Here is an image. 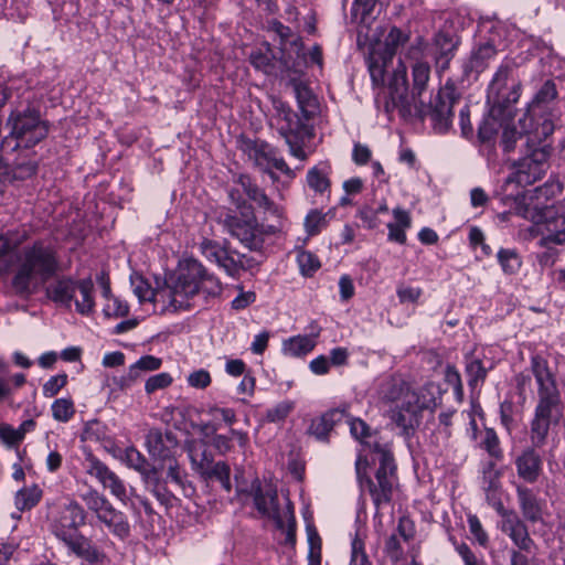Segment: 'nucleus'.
Wrapping results in <instances>:
<instances>
[{"label":"nucleus","instance_id":"obj_1","mask_svg":"<svg viewBox=\"0 0 565 565\" xmlns=\"http://www.w3.org/2000/svg\"><path fill=\"white\" fill-rule=\"evenodd\" d=\"M424 52V43L420 38L412 43L406 52V57L413 60L412 77L413 85L409 89L407 79V67L399 60L396 67L387 78L384 89V109L392 113L397 109L401 116H408L415 110L419 115L429 114L436 131L446 132L452 121V108L460 99L455 83L448 79L438 90L435 98L426 106L422 100L423 93L427 89L430 78V65L420 60Z\"/></svg>","mask_w":565,"mask_h":565},{"label":"nucleus","instance_id":"obj_2","mask_svg":"<svg viewBox=\"0 0 565 565\" xmlns=\"http://www.w3.org/2000/svg\"><path fill=\"white\" fill-rule=\"evenodd\" d=\"M14 265L11 285L20 296L33 294L61 270L56 248L41 239L20 248L15 254Z\"/></svg>","mask_w":565,"mask_h":565},{"label":"nucleus","instance_id":"obj_3","mask_svg":"<svg viewBox=\"0 0 565 565\" xmlns=\"http://www.w3.org/2000/svg\"><path fill=\"white\" fill-rule=\"evenodd\" d=\"M532 373L537 384L539 403L531 422V441L537 446H544L550 426L558 422L562 416L561 393L557 388L555 375L548 367V363L540 355L531 359Z\"/></svg>","mask_w":565,"mask_h":565},{"label":"nucleus","instance_id":"obj_4","mask_svg":"<svg viewBox=\"0 0 565 565\" xmlns=\"http://www.w3.org/2000/svg\"><path fill=\"white\" fill-rule=\"evenodd\" d=\"M431 387L425 386L419 396L401 376L393 375L380 383L377 395L382 402L395 404V408L391 409V419L398 427L407 429L413 425L418 412L436 405L435 398L427 399L424 395L425 392L429 393Z\"/></svg>","mask_w":565,"mask_h":565},{"label":"nucleus","instance_id":"obj_5","mask_svg":"<svg viewBox=\"0 0 565 565\" xmlns=\"http://www.w3.org/2000/svg\"><path fill=\"white\" fill-rule=\"evenodd\" d=\"M7 126L10 128V132L0 143L1 151H6L12 140L15 143L10 148L11 151L18 148H32L44 140L50 131L49 121L41 118L40 111L29 107L23 110H12Z\"/></svg>","mask_w":565,"mask_h":565},{"label":"nucleus","instance_id":"obj_6","mask_svg":"<svg viewBox=\"0 0 565 565\" xmlns=\"http://www.w3.org/2000/svg\"><path fill=\"white\" fill-rule=\"evenodd\" d=\"M374 451L379 454V468L374 479L361 473L362 457L356 459L355 469L361 490L369 492L376 510H380L382 505L391 502L397 477L392 452L377 444L374 446Z\"/></svg>","mask_w":565,"mask_h":565},{"label":"nucleus","instance_id":"obj_7","mask_svg":"<svg viewBox=\"0 0 565 565\" xmlns=\"http://www.w3.org/2000/svg\"><path fill=\"white\" fill-rule=\"evenodd\" d=\"M254 505L258 513L271 520L276 527L286 533V544L294 545L296 542V522L291 502L288 500L284 509L278 503L276 488L270 483H262L255 480L252 483Z\"/></svg>","mask_w":565,"mask_h":565},{"label":"nucleus","instance_id":"obj_8","mask_svg":"<svg viewBox=\"0 0 565 565\" xmlns=\"http://www.w3.org/2000/svg\"><path fill=\"white\" fill-rule=\"evenodd\" d=\"M181 282L180 297L184 303L180 311L190 310L194 307L193 299L200 294L206 297H215L221 294L222 286L217 278L209 275L205 268L195 259L185 260L175 274V284Z\"/></svg>","mask_w":565,"mask_h":565},{"label":"nucleus","instance_id":"obj_9","mask_svg":"<svg viewBox=\"0 0 565 565\" xmlns=\"http://www.w3.org/2000/svg\"><path fill=\"white\" fill-rule=\"evenodd\" d=\"M514 66L504 63L497 70L488 87V103L492 105V114L514 117V104L521 95V82L513 77Z\"/></svg>","mask_w":565,"mask_h":565},{"label":"nucleus","instance_id":"obj_10","mask_svg":"<svg viewBox=\"0 0 565 565\" xmlns=\"http://www.w3.org/2000/svg\"><path fill=\"white\" fill-rule=\"evenodd\" d=\"M130 282L134 294L140 302H152L160 306L161 312H179L183 303L180 297L181 282L175 284V275L168 277L162 285L158 284L152 288L149 282L140 275H131Z\"/></svg>","mask_w":565,"mask_h":565},{"label":"nucleus","instance_id":"obj_11","mask_svg":"<svg viewBox=\"0 0 565 565\" xmlns=\"http://www.w3.org/2000/svg\"><path fill=\"white\" fill-rule=\"evenodd\" d=\"M222 224L227 233L249 250H258L264 244V232L252 211L242 216L225 214Z\"/></svg>","mask_w":565,"mask_h":565},{"label":"nucleus","instance_id":"obj_12","mask_svg":"<svg viewBox=\"0 0 565 565\" xmlns=\"http://www.w3.org/2000/svg\"><path fill=\"white\" fill-rule=\"evenodd\" d=\"M408 40V33H405L401 29L393 26L385 36L384 53L381 54L373 52L370 54L367 57V67L374 85H383L385 83L387 61H391L397 50L407 43Z\"/></svg>","mask_w":565,"mask_h":565},{"label":"nucleus","instance_id":"obj_13","mask_svg":"<svg viewBox=\"0 0 565 565\" xmlns=\"http://www.w3.org/2000/svg\"><path fill=\"white\" fill-rule=\"evenodd\" d=\"M241 149L253 161L254 166L259 170L269 173L274 178L273 169H276L287 175H291L292 171L282 158L277 156L276 149L269 143L262 140L246 139L242 141Z\"/></svg>","mask_w":565,"mask_h":565},{"label":"nucleus","instance_id":"obj_14","mask_svg":"<svg viewBox=\"0 0 565 565\" xmlns=\"http://www.w3.org/2000/svg\"><path fill=\"white\" fill-rule=\"evenodd\" d=\"M275 119L278 125V132L285 139L289 137L295 139L310 138L312 136V127L309 125L311 118L299 116L286 103L281 100L274 102Z\"/></svg>","mask_w":565,"mask_h":565},{"label":"nucleus","instance_id":"obj_15","mask_svg":"<svg viewBox=\"0 0 565 565\" xmlns=\"http://www.w3.org/2000/svg\"><path fill=\"white\" fill-rule=\"evenodd\" d=\"M86 513L76 502L71 501L60 511L58 515L51 522L52 533L65 545L74 537L81 535L78 527L85 523Z\"/></svg>","mask_w":565,"mask_h":565},{"label":"nucleus","instance_id":"obj_16","mask_svg":"<svg viewBox=\"0 0 565 565\" xmlns=\"http://www.w3.org/2000/svg\"><path fill=\"white\" fill-rule=\"evenodd\" d=\"M179 441L175 435L167 430L151 428L146 435V448L154 465L175 455Z\"/></svg>","mask_w":565,"mask_h":565},{"label":"nucleus","instance_id":"obj_17","mask_svg":"<svg viewBox=\"0 0 565 565\" xmlns=\"http://www.w3.org/2000/svg\"><path fill=\"white\" fill-rule=\"evenodd\" d=\"M554 131V124L551 119H544L542 124H540L533 131L532 136L526 137L525 146V156L531 158V162L537 164L545 172L547 170V160L551 156L552 148L548 145H542L540 147H535V141H541V139H545L551 136Z\"/></svg>","mask_w":565,"mask_h":565},{"label":"nucleus","instance_id":"obj_18","mask_svg":"<svg viewBox=\"0 0 565 565\" xmlns=\"http://www.w3.org/2000/svg\"><path fill=\"white\" fill-rule=\"evenodd\" d=\"M536 448L532 443V447L523 449L514 460L518 477L529 483L536 482L542 472L543 461Z\"/></svg>","mask_w":565,"mask_h":565},{"label":"nucleus","instance_id":"obj_19","mask_svg":"<svg viewBox=\"0 0 565 565\" xmlns=\"http://www.w3.org/2000/svg\"><path fill=\"white\" fill-rule=\"evenodd\" d=\"M516 495L523 518L531 523L543 522L545 501L523 486L516 488Z\"/></svg>","mask_w":565,"mask_h":565},{"label":"nucleus","instance_id":"obj_20","mask_svg":"<svg viewBox=\"0 0 565 565\" xmlns=\"http://www.w3.org/2000/svg\"><path fill=\"white\" fill-rule=\"evenodd\" d=\"M497 55V49L492 43H483L475 47L468 60L463 63V74L469 77L472 74L477 77L481 74L494 60Z\"/></svg>","mask_w":565,"mask_h":565},{"label":"nucleus","instance_id":"obj_21","mask_svg":"<svg viewBox=\"0 0 565 565\" xmlns=\"http://www.w3.org/2000/svg\"><path fill=\"white\" fill-rule=\"evenodd\" d=\"M201 249L207 259L216 263L228 275L234 276L238 273L239 263L228 253L226 248L221 247L216 242L204 239L201 243Z\"/></svg>","mask_w":565,"mask_h":565},{"label":"nucleus","instance_id":"obj_22","mask_svg":"<svg viewBox=\"0 0 565 565\" xmlns=\"http://www.w3.org/2000/svg\"><path fill=\"white\" fill-rule=\"evenodd\" d=\"M539 244L544 249L536 254V259L542 268H550L558 259L559 250L554 245L565 244V228L543 236Z\"/></svg>","mask_w":565,"mask_h":565},{"label":"nucleus","instance_id":"obj_23","mask_svg":"<svg viewBox=\"0 0 565 565\" xmlns=\"http://www.w3.org/2000/svg\"><path fill=\"white\" fill-rule=\"evenodd\" d=\"M289 85L292 87L298 107L305 118H313L319 113V102L309 86L300 79L291 78Z\"/></svg>","mask_w":565,"mask_h":565},{"label":"nucleus","instance_id":"obj_24","mask_svg":"<svg viewBox=\"0 0 565 565\" xmlns=\"http://www.w3.org/2000/svg\"><path fill=\"white\" fill-rule=\"evenodd\" d=\"M96 518L99 522L105 524L115 536L125 540L130 535V524L127 516L124 512L115 509L111 503Z\"/></svg>","mask_w":565,"mask_h":565},{"label":"nucleus","instance_id":"obj_25","mask_svg":"<svg viewBox=\"0 0 565 565\" xmlns=\"http://www.w3.org/2000/svg\"><path fill=\"white\" fill-rule=\"evenodd\" d=\"M237 182L247 198L255 202L259 207H263L266 212H269L277 217L281 216L280 209L265 194V192L256 183L250 180L249 177L242 174L238 177Z\"/></svg>","mask_w":565,"mask_h":565},{"label":"nucleus","instance_id":"obj_26","mask_svg":"<svg viewBox=\"0 0 565 565\" xmlns=\"http://www.w3.org/2000/svg\"><path fill=\"white\" fill-rule=\"evenodd\" d=\"M515 172L508 178L509 182H516L520 185H530L541 180L545 171L537 164L531 162V158L524 156L514 163Z\"/></svg>","mask_w":565,"mask_h":565},{"label":"nucleus","instance_id":"obj_27","mask_svg":"<svg viewBox=\"0 0 565 565\" xmlns=\"http://www.w3.org/2000/svg\"><path fill=\"white\" fill-rule=\"evenodd\" d=\"M66 546L78 557L89 564H98L105 559V554L99 551L89 539L83 534L74 537Z\"/></svg>","mask_w":565,"mask_h":565},{"label":"nucleus","instance_id":"obj_28","mask_svg":"<svg viewBox=\"0 0 565 565\" xmlns=\"http://www.w3.org/2000/svg\"><path fill=\"white\" fill-rule=\"evenodd\" d=\"M343 414L339 411H329L322 416L315 418L308 429L309 434L315 436L320 441H327L330 431L333 429L337 422L341 419Z\"/></svg>","mask_w":565,"mask_h":565},{"label":"nucleus","instance_id":"obj_29","mask_svg":"<svg viewBox=\"0 0 565 565\" xmlns=\"http://www.w3.org/2000/svg\"><path fill=\"white\" fill-rule=\"evenodd\" d=\"M331 166L329 162H321L318 166L309 169L307 172V184L316 193H324L330 188L329 175L331 173Z\"/></svg>","mask_w":565,"mask_h":565},{"label":"nucleus","instance_id":"obj_30","mask_svg":"<svg viewBox=\"0 0 565 565\" xmlns=\"http://www.w3.org/2000/svg\"><path fill=\"white\" fill-rule=\"evenodd\" d=\"M142 481L161 504L166 507H170L172 504L174 495L168 489L167 480L162 479L158 473V468Z\"/></svg>","mask_w":565,"mask_h":565},{"label":"nucleus","instance_id":"obj_31","mask_svg":"<svg viewBox=\"0 0 565 565\" xmlns=\"http://www.w3.org/2000/svg\"><path fill=\"white\" fill-rule=\"evenodd\" d=\"M154 468H158V473L161 476V472L166 471L167 480H170L175 486L184 489L186 482V472L181 467L175 455L164 459L156 465Z\"/></svg>","mask_w":565,"mask_h":565},{"label":"nucleus","instance_id":"obj_32","mask_svg":"<svg viewBox=\"0 0 565 565\" xmlns=\"http://www.w3.org/2000/svg\"><path fill=\"white\" fill-rule=\"evenodd\" d=\"M317 332L313 337L310 335H296L284 341L282 350L284 353L290 356H301L311 352L316 347L315 337H318Z\"/></svg>","mask_w":565,"mask_h":565},{"label":"nucleus","instance_id":"obj_33","mask_svg":"<svg viewBox=\"0 0 565 565\" xmlns=\"http://www.w3.org/2000/svg\"><path fill=\"white\" fill-rule=\"evenodd\" d=\"M457 44L458 42L447 33L438 32L435 35V45L438 49V56L436 60L441 70L448 67L449 61L451 60L454 52L457 49Z\"/></svg>","mask_w":565,"mask_h":565},{"label":"nucleus","instance_id":"obj_34","mask_svg":"<svg viewBox=\"0 0 565 565\" xmlns=\"http://www.w3.org/2000/svg\"><path fill=\"white\" fill-rule=\"evenodd\" d=\"M492 367L489 363L487 366L483 361L475 355L466 358V373L468 376V384L472 387L484 382L488 371Z\"/></svg>","mask_w":565,"mask_h":565},{"label":"nucleus","instance_id":"obj_35","mask_svg":"<svg viewBox=\"0 0 565 565\" xmlns=\"http://www.w3.org/2000/svg\"><path fill=\"white\" fill-rule=\"evenodd\" d=\"M526 115L519 120V124L522 126V131H518L515 127H510L509 125L503 127L500 145L505 153H510L515 149L518 140L526 139L527 136H532V131L526 130Z\"/></svg>","mask_w":565,"mask_h":565},{"label":"nucleus","instance_id":"obj_36","mask_svg":"<svg viewBox=\"0 0 565 565\" xmlns=\"http://www.w3.org/2000/svg\"><path fill=\"white\" fill-rule=\"evenodd\" d=\"M124 461L129 468L139 472L142 480L157 469L153 465L149 463L147 458L135 447L126 449Z\"/></svg>","mask_w":565,"mask_h":565},{"label":"nucleus","instance_id":"obj_37","mask_svg":"<svg viewBox=\"0 0 565 565\" xmlns=\"http://www.w3.org/2000/svg\"><path fill=\"white\" fill-rule=\"evenodd\" d=\"M77 289L81 299H75V306L78 313L87 316L94 311L95 302L93 298L94 285L90 278L77 281Z\"/></svg>","mask_w":565,"mask_h":565},{"label":"nucleus","instance_id":"obj_38","mask_svg":"<svg viewBox=\"0 0 565 565\" xmlns=\"http://www.w3.org/2000/svg\"><path fill=\"white\" fill-rule=\"evenodd\" d=\"M76 290L77 281H74L70 278L60 279L51 288L52 299L54 301L70 306Z\"/></svg>","mask_w":565,"mask_h":565},{"label":"nucleus","instance_id":"obj_39","mask_svg":"<svg viewBox=\"0 0 565 565\" xmlns=\"http://www.w3.org/2000/svg\"><path fill=\"white\" fill-rule=\"evenodd\" d=\"M231 468L225 461H217L211 465V467L202 473V478L205 480H212L215 479L220 481L223 489L227 492L231 491Z\"/></svg>","mask_w":565,"mask_h":565},{"label":"nucleus","instance_id":"obj_40","mask_svg":"<svg viewBox=\"0 0 565 565\" xmlns=\"http://www.w3.org/2000/svg\"><path fill=\"white\" fill-rule=\"evenodd\" d=\"M189 457L192 469L201 476L214 463L212 454L205 447H191Z\"/></svg>","mask_w":565,"mask_h":565},{"label":"nucleus","instance_id":"obj_41","mask_svg":"<svg viewBox=\"0 0 565 565\" xmlns=\"http://www.w3.org/2000/svg\"><path fill=\"white\" fill-rule=\"evenodd\" d=\"M557 97V90L554 82L546 81L540 90L536 93L535 97L533 98L529 110L533 114H537V111L548 103L553 102Z\"/></svg>","mask_w":565,"mask_h":565},{"label":"nucleus","instance_id":"obj_42","mask_svg":"<svg viewBox=\"0 0 565 565\" xmlns=\"http://www.w3.org/2000/svg\"><path fill=\"white\" fill-rule=\"evenodd\" d=\"M42 497V490L38 486L23 488L15 494V507L20 511L32 509Z\"/></svg>","mask_w":565,"mask_h":565},{"label":"nucleus","instance_id":"obj_43","mask_svg":"<svg viewBox=\"0 0 565 565\" xmlns=\"http://www.w3.org/2000/svg\"><path fill=\"white\" fill-rule=\"evenodd\" d=\"M84 467L85 471L92 477H95L102 486L105 484L114 473L104 462L92 455L86 457Z\"/></svg>","mask_w":565,"mask_h":565},{"label":"nucleus","instance_id":"obj_44","mask_svg":"<svg viewBox=\"0 0 565 565\" xmlns=\"http://www.w3.org/2000/svg\"><path fill=\"white\" fill-rule=\"evenodd\" d=\"M498 260L502 270L508 275L515 274L522 265L521 258L515 249L501 248L498 252Z\"/></svg>","mask_w":565,"mask_h":565},{"label":"nucleus","instance_id":"obj_45","mask_svg":"<svg viewBox=\"0 0 565 565\" xmlns=\"http://www.w3.org/2000/svg\"><path fill=\"white\" fill-rule=\"evenodd\" d=\"M513 119V117H508V116H504V115H497L494 116L492 114V109L490 110V117L489 118H486L482 124L479 126V129H478V136H479V139L482 141V142H487V141H490L494 134L497 132L498 130V125H497V121L498 120H502V121H505V120H511Z\"/></svg>","mask_w":565,"mask_h":565},{"label":"nucleus","instance_id":"obj_46","mask_svg":"<svg viewBox=\"0 0 565 565\" xmlns=\"http://www.w3.org/2000/svg\"><path fill=\"white\" fill-rule=\"evenodd\" d=\"M81 498L86 504L87 509L92 511L96 516L99 515L102 511L110 504L108 499L95 489H90L83 493Z\"/></svg>","mask_w":565,"mask_h":565},{"label":"nucleus","instance_id":"obj_47","mask_svg":"<svg viewBox=\"0 0 565 565\" xmlns=\"http://www.w3.org/2000/svg\"><path fill=\"white\" fill-rule=\"evenodd\" d=\"M295 407L294 402L282 401L276 404L274 407L267 409L265 418L268 423H282Z\"/></svg>","mask_w":565,"mask_h":565},{"label":"nucleus","instance_id":"obj_48","mask_svg":"<svg viewBox=\"0 0 565 565\" xmlns=\"http://www.w3.org/2000/svg\"><path fill=\"white\" fill-rule=\"evenodd\" d=\"M74 413V404L70 398H58L52 404V415L58 422H68Z\"/></svg>","mask_w":565,"mask_h":565},{"label":"nucleus","instance_id":"obj_49","mask_svg":"<svg viewBox=\"0 0 565 565\" xmlns=\"http://www.w3.org/2000/svg\"><path fill=\"white\" fill-rule=\"evenodd\" d=\"M512 542L522 551L530 552L534 545L525 523L507 533Z\"/></svg>","mask_w":565,"mask_h":565},{"label":"nucleus","instance_id":"obj_50","mask_svg":"<svg viewBox=\"0 0 565 565\" xmlns=\"http://www.w3.org/2000/svg\"><path fill=\"white\" fill-rule=\"evenodd\" d=\"M252 65L265 74H270L274 70L273 54L269 49L266 52L255 51L249 55Z\"/></svg>","mask_w":565,"mask_h":565},{"label":"nucleus","instance_id":"obj_51","mask_svg":"<svg viewBox=\"0 0 565 565\" xmlns=\"http://www.w3.org/2000/svg\"><path fill=\"white\" fill-rule=\"evenodd\" d=\"M26 239L28 233L25 231L11 235L0 234V258L22 245Z\"/></svg>","mask_w":565,"mask_h":565},{"label":"nucleus","instance_id":"obj_52","mask_svg":"<svg viewBox=\"0 0 565 565\" xmlns=\"http://www.w3.org/2000/svg\"><path fill=\"white\" fill-rule=\"evenodd\" d=\"M326 224V215L318 210H311L305 218L306 232L311 236L318 234Z\"/></svg>","mask_w":565,"mask_h":565},{"label":"nucleus","instance_id":"obj_53","mask_svg":"<svg viewBox=\"0 0 565 565\" xmlns=\"http://www.w3.org/2000/svg\"><path fill=\"white\" fill-rule=\"evenodd\" d=\"M172 383V376L169 373H159L150 376L145 384V391L147 394H152L158 390H163L170 386Z\"/></svg>","mask_w":565,"mask_h":565},{"label":"nucleus","instance_id":"obj_54","mask_svg":"<svg viewBox=\"0 0 565 565\" xmlns=\"http://www.w3.org/2000/svg\"><path fill=\"white\" fill-rule=\"evenodd\" d=\"M134 385L129 375L126 373L121 376L106 377L103 387L108 390L109 395L116 393V391H126Z\"/></svg>","mask_w":565,"mask_h":565},{"label":"nucleus","instance_id":"obj_55","mask_svg":"<svg viewBox=\"0 0 565 565\" xmlns=\"http://www.w3.org/2000/svg\"><path fill=\"white\" fill-rule=\"evenodd\" d=\"M38 171V163L35 161L17 162L12 168V175L17 180H26L33 177Z\"/></svg>","mask_w":565,"mask_h":565},{"label":"nucleus","instance_id":"obj_56","mask_svg":"<svg viewBox=\"0 0 565 565\" xmlns=\"http://www.w3.org/2000/svg\"><path fill=\"white\" fill-rule=\"evenodd\" d=\"M105 489H109L110 493L121 502L127 500V491L124 481L114 472L108 481L103 484Z\"/></svg>","mask_w":565,"mask_h":565},{"label":"nucleus","instance_id":"obj_57","mask_svg":"<svg viewBox=\"0 0 565 565\" xmlns=\"http://www.w3.org/2000/svg\"><path fill=\"white\" fill-rule=\"evenodd\" d=\"M109 302L104 308L107 317H126L129 313V306L116 297H110Z\"/></svg>","mask_w":565,"mask_h":565},{"label":"nucleus","instance_id":"obj_58","mask_svg":"<svg viewBox=\"0 0 565 565\" xmlns=\"http://www.w3.org/2000/svg\"><path fill=\"white\" fill-rule=\"evenodd\" d=\"M468 524H469L470 533L473 535L476 541L481 546H483V547L487 546L488 542H489V537H488V534L486 533V531L483 530L479 519L476 515H469Z\"/></svg>","mask_w":565,"mask_h":565},{"label":"nucleus","instance_id":"obj_59","mask_svg":"<svg viewBox=\"0 0 565 565\" xmlns=\"http://www.w3.org/2000/svg\"><path fill=\"white\" fill-rule=\"evenodd\" d=\"M67 382V375L66 374H58L55 376H52L44 385H43V393L46 397H53L55 396L62 387L65 386Z\"/></svg>","mask_w":565,"mask_h":565},{"label":"nucleus","instance_id":"obj_60","mask_svg":"<svg viewBox=\"0 0 565 565\" xmlns=\"http://www.w3.org/2000/svg\"><path fill=\"white\" fill-rule=\"evenodd\" d=\"M0 438L8 446L18 445L23 439V431L9 425L0 426Z\"/></svg>","mask_w":565,"mask_h":565},{"label":"nucleus","instance_id":"obj_61","mask_svg":"<svg viewBox=\"0 0 565 565\" xmlns=\"http://www.w3.org/2000/svg\"><path fill=\"white\" fill-rule=\"evenodd\" d=\"M456 551L465 565H486L483 558L478 557L466 543L457 544Z\"/></svg>","mask_w":565,"mask_h":565},{"label":"nucleus","instance_id":"obj_62","mask_svg":"<svg viewBox=\"0 0 565 565\" xmlns=\"http://www.w3.org/2000/svg\"><path fill=\"white\" fill-rule=\"evenodd\" d=\"M188 383L194 388H205L211 384V375L205 370H198L189 374Z\"/></svg>","mask_w":565,"mask_h":565},{"label":"nucleus","instance_id":"obj_63","mask_svg":"<svg viewBox=\"0 0 565 565\" xmlns=\"http://www.w3.org/2000/svg\"><path fill=\"white\" fill-rule=\"evenodd\" d=\"M298 263L301 268L302 274L310 275L311 273L316 271L320 264L318 259L308 252H302L298 256Z\"/></svg>","mask_w":565,"mask_h":565},{"label":"nucleus","instance_id":"obj_64","mask_svg":"<svg viewBox=\"0 0 565 565\" xmlns=\"http://www.w3.org/2000/svg\"><path fill=\"white\" fill-rule=\"evenodd\" d=\"M351 565H372L363 550V543L360 540L352 542Z\"/></svg>","mask_w":565,"mask_h":565}]
</instances>
